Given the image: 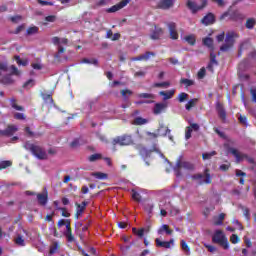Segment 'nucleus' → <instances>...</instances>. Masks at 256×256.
Masks as SVG:
<instances>
[{
    "instance_id": "obj_1",
    "label": "nucleus",
    "mask_w": 256,
    "mask_h": 256,
    "mask_svg": "<svg viewBox=\"0 0 256 256\" xmlns=\"http://www.w3.org/2000/svg\"><path fill=\"white\" fill-rule=\"evenodd\" d=\"M24 149L27 151H31L33 155L36 156L37 159L43 160L47 159V152L41 148L39 145L31 144L29 142H26L24 144Z\"/></svg>"
},
{
    "instance_id": "obj_2",
    "label": "nucleus",
    "mask_w": 256,
    "mask_h": 256,
    "mask_svg": "<svg viewBox=\"0 0 256 256\" xmlns=\"http://www.w3.org/2000/svg\"><path fill=\"white\" fill-rule=\"evenodd\" d=\"M134 143L133 136L129 134L117 136L112 140V145H119L120 147H129V145H134Z\"/></svg>"
},
{
    "instance_id": "obj_3",
    "label": "nucleus",
    "mask_w": 256,
    "mask_h": 256,
    "mask_svg": "<svg viewBox=\"0 0 256 256\" xmlns=\"http://www.w3.org/2000/svg\"><path fill=\"white\" fill-rule=\"evenodd\" d=\"M239 37V34H237L235 31H230L226 33V38L224 44L220 47V51L227 52L229 49L235 45V39Z\"/></svg>"
},
{
    "instance_id": "obj_4",
    "label": "nucleus",
    "mask_w": 256,
    "mask_h": 256,
    "mask_svg": "<svg viewBox=\"0 0 256 256\" xmlns=\"http://www.w3.org/2000/svg\"><path fill=\"white\" fill-rule=\"evenodd\" d=\"M213 243H217L223 249H229V241H227V237H225V234L221 230H216L213 237H212Z\"/></svg>"
},
{
    "instance_id": "obj_5",
    "label": "nucleus",
    "mask_w": 256,
    "mask_h": 256,
    "mask_svg": "<svg viewBox=\"0 0 256 256\" xmlns=\"http://www.w3.org/2000/svg\"><path fill=\"white\" fill-rule=\"evenodd\" d=\"M228 151L235 156L236 162L238 163H241V161H245V159H247L248 163H255V160L253 158H248L246 154L239 152V150L235 148H229Z\"/></svg>"
},
{
    "instance_id": "obj_6",
    "label": "nucleus",
    "mask_w": 256,
    "mask_h": 256,
    "mask_svg": "<svg viewBox=\"0 0 256 256\" xmlns=\"http://www.w3.org/2000/svg\"><path fill=\"white\" fill-rule=\"evenodd\" d=\"M11 69V74L3 76L0 79V82H2L4 85H11L13 84V78H11V75H16L17 77H19V75H21V71H19V69H17L15 67V65L10 66Z\"/></svg>"
},
{
    "instance_id": "obj_7",
    "label": "nucleus",
    "mask_w": 256,
    "mask_h": 256,
    "mask_svg": "<svg viewBox=\"0 0 256 256\" xmlns=\"http://www.w3.org/2000/svg\"><path fill=\"white\" fill-rule=\"evenodd\" d=\"M187 7L192 11V13H197V11H201L207 7V0H202L201 5H197L194 1L188 0Z\"/></svg>"
},
{
    "instance_id": "obj_8",
    "label": "nucleus",
    "mask_w": 256,
    "mask_h": 256,
    "mask_svg": "<svg viewBox=\"0 0 256 256\" xmlns=\"http://www.w3.org/2000/svg\"><path fill=\"white\" fill-rule=\"evenodd\" d=\"M193 179H196L199 185H203V183H206L209 185V183H211V175L209 174V170H205V175L195 174L193 176Z\"/></svg>"
},
{
    "instance_id": "obj_9",
    "label": "nucleus",
    "mask_w": 256,
    "mask_h": 256,
    "mask_svg": "<svg viewBox=\"0 0 256 256\" xmlns=\"http://www.w3.org/2000/svg\"><path fill=\"white\" fill-rule=\"evenodd\" d=\"M129 3H131V0H122L120 3L108 8L107 13H117V11H121V9L127 7Z\"/></svg>"
},
{
    "instance_id": "obj_10",
    "label": "nucleus",
    "mask_w": 256,
    "mask_h": 256,
    "mask_svg": "<svg viewBox=\"0 0 256 256\" xmlns=\"http://www.w3.org/2000/svg\"><path fill=\"white\" fill-rule=\"evenodd\" d=\"M17 131H19L17 125L10 124L6 127V129L2 130V137H13Z\"/></svg>"
},
{
    "instance_id": "obj_11",
    "label": "nucleus",
    "mask_w": 256,
    "mask_h": 256,
    "mask_svg": "<svg viewBox=\"0 0 256 256\" xmlns=\"http://www.w3.org/2000/svg\"><path fill=\"white\" fill-rule=\"evenodd\" d=\"M165 31L163 28L159 26H154V29L151 30L150 39L153 41H157V39H161L163 37Z\"/></svg>"
},
{
    "instance_id": "obj_12",
    "label": "nucleus",
    "mask_w": 256,
    "mask_h": 256,
    "mask_svg": "<svg viewBox=\"0 0 256 256\" xmlns=\"http://www.w3.org/2000/svg\"><path fill=\"white\" fill-rule=\"evenodd\" d=\"M168 31L170 35V39L177 40L179 39V33L177 32V24L174 22H170L167 24Z\"/></svg>"
},
{
    "instance_id": "obj_13",
    "label": "nucleus",
    "mask_w": 256,
    "mask_h": 256,
    "mask_svg": "<svg viewBox=\"0 0 256 256\" xmlns=\"http://www.w3.org/2000/svg\"><path fill=\"white\" fill-rule=\"evenodd\" d=\"M155 243L156 246L162 247L163 249H171L175 245V240L172 238L170 241H161V239L156 238Z\"/></svg>"
},
{
    "instance_id": "obj_14",
    "label": "nucleus",
    "mask_w": 256,
    "mask_h": 256,
    "mask_svg": "<svg viewBox=\"0 0 256 256\" xmlns=\"http://www.w3.org/2000/svg\"><path fill=\"white\" fill-rule=\"evenodd\" d=\"M176 0H160L158 3V8L167 10L173 8V5H175Z\"/></svg>"
},
{
    "instance_id": "obj_15",
    "label": "nucleus",
    "mask_w": 256,
    "mask_h": 256,
    "mask_svg": "<svg viewBox=\"0 0 256 256\" xmlns=\"http://www.w3.org/2000/svg\"><path fill=\"white\" fill-rule=\"evenodd\" d=\"M151 57H155V52H146L137 57L131 58V61H149Z\"/></svg>"
},
{
    "instance_id": "obj_16",
    "label": "nucleus",
    "mask_w": 256,
    "mask_h": 256,
    "mask_svg": "<svg viewBox=\"0 0 256 256\" xmlns=\"http://www.w3.org/2000/svg\"><path fill=\"white\" fill-rule=\"evenodd\" d=\"M168 105L166 102L156 103L153 109L154 115H161L165 109H167Z\"/></svg>"
},
{
    "instance_id": "obj_17",
    "label": "nucleus",
    "mask_w": 256,
    "mask_h": 256,
    "mask_svg": "<svg viewBox=\"0 0 256 256\" xmlns=\"http://www.w3.org/2000/svg\"><path fill=\"white\" fill-rule=\"evenodd\" d=\"M176 168L178 169V171H181V169H188V171H193V169H195V166L189 162L178 161L176 164Z\"/></svg>"
},
{
    "instance_id": "obj_18",
    "label": "nucleus",
    "mask_w": 256,
    "mask_h": 256,
    "mask_svg": "<svg viewBox=\"0 0 256 256\" xmlns=\"http://www.w3.org/2000/svg\"><path fill=\"white\" fill-rule=\"evenodd\" d=\"M65 237L67 238V241L69 243H73V241H75V237L73 236V234L71 233V222L67 221L66 224V231L64 233Z\"/></svg>"
},
{
    "instance_id": "obj_19",
    "label": "nucleus",
    "mask_w": 256,
    "mask_h": 256,
    "mask_svg": "<svg viewBox=\"0 0 256 256\" xmlns=\"http://www.w3.org/2000/svg\"><path fill=\"white\" fill-rule=\"evenodd\" d=\"M201 23L203 25H213V23H215V15H213V13H208L206 16L203 17Z\"/></svg>"
},
{
    "instance_id": "obj_20",
    "label": "nucleus",
    "mask_w": 256,
    "mask_h": 256,
    "mask_svg": "<svg viewBox=\"0 0 256 256\" xmlns=\"http://www.w3.org/2000/svg\"><path fill=\"white\" fill-rule=\"evenodd\" d=\"M216 110L218 112L220 119H222V121H225V119H227V112H225V108H223V104L218 102L216 105Z\"/></svg>"
},
{
    "instance_id": "obj_21",
    "label": "nucleus",
    "mask_w": 256,
    "mask_h": 256,
    "mask_svg": "<svg viewBox=\"0 0 256 256\" xmlns=\"http://www.w3.org/2000/svg\"><path fill=\"white\" fill-rule=\"evenodd\" d=\"M37 199H38L39 205H42V206L47 205V201H48L47 191H44L43 193L37 194Z\"/></svg>"
},
{
    "instance_id": "obj_22",
    "label": "nucleus",
    "mask_w": 256,
    "mask_h": 256,
    "mask_svg": "<svg viewBox=\"0 0 256 256\" xmlns=\"http://www.w3.org/2000/svg\"><path fill=\"white\" fill-rule=\"evenodd\" d=\"M159 95L163 97V101H167L173 98V95H175V90L160 91Z\"/></svg>"
},
{
    "instance_id": "obj_23",
    "label": "nucleus",
    "mask_w": 256,
    "mask_h": 256,
    "mask_svg": "<svg viewBox=\"0 0 256 256\" xmlns=\"http://www.w3.org/2000/svg\"><path fill=\"white\" fill-rule=\"evenodd\" d=\"M53 45H67V43H69V40L67 38H59L57 36L53 37L51 39Z\"/></svg>"
},
{
    "instance_id": "obj_24",
    "label": "nucleus",
    "mask_w": 256,
    "mask_h": 256,
    "mask_svg": "<svg viewBox=\"0 0 256 256\" xmlns=\"http://www.w3.org/2000/svg\"><path fill=\"white\" fill-rule=\"evenodd\" d=\"M77 210H76V219H79L81 215H83V211H85V208L87 207V202H82L81 204H76Z\"/></svg>"
},
{
    "instance_id": "obj_25",
    "label": "nucleus",
    "mask_w": 256,
    "mask_h": 256,
    "mask_svg": "<svg viewBox=\"0 0 256 256\" xmlns=\"http://www.w3.org/2000/svg\"><path fill=\"white\" fill-rule=\"evenodd\" d=\"M165 231L166 235H172L173 230L169 229V225L163 224L159 229H158V235H163V232Z\"/></svg>"
},
{
    "instance_id": "obj_26",
    "label": "nucleus",
    "mask_w": 256,
    "mask_h": 256,
    "mask_svg": "<svg viewBox=\"0 0 256 256\" xmlns=\"http://www.w3.org/2000/svg\"><path fill=\"white\" fill-rule=\"evenodd\" d=\"M217 59L215 56V53H213V51L210 53V63L208 64L207 69H209V71L213 72V65H217Z\"/></svg>"
},
{
    "instance_id": "obj_27",
    "label": "nucleus",
    "mask_w": 256,
    "mask_h": 256,
    "mask_svg": "<svg viewBox=\"0 0 256 256\" xmlns=\"http://www.w3.org/2000/svg\"><path fill=\"white\" fill-rule=\"evenodd\" d=\"M180 246L185 255H191V248H189V245H187V242H185V240L180 241Z\"/></svg>"
},
{
    "instance_id": "obj_28",
    "label": "nucleus",
    "mask_w": 256,
    "mask_h": 256,
    "mask_svg": "<svg viewBox=\"0 0 256 256\" xmlns=\"http://www.w3.org/2000/svg\"><path fill=\"white\" fill-rule=\"evenodd\" d=\"M225 219V214L221 213L219 216L213 217V225H223V220Z\"/></svg>"
},
{
    "instance_id": "obj_29",
    "label": "nucleus",
    "mask_w": 256,
    "mask_h": 256,
    "mask_svg": "<svg viewBox=\"0 0 256 256\" xmlns=\"http://www.w3.org/2000/svg\"><path fill=\"white\" fill-rule=\"evenodd\" d=\"M203 44L208 47V49H211V51H214L215 47L213 46V38L206 37L203 39Z\"/></svg>"
},
{
    "instance_id": "obj_30",
    "label": "nucleus",
    "mask_w": 256,
    "mask_h": 256,
    "mask_svg": "<svg viewBox=\"0 0 256 256\" xmlns=\"http://www.w3.org/2000/svg\"><path fill=\"white\" fill-rule=\"evenodd\" d=\"M198 101H199V99H197V98L189 100L187 102V104L185 105L186 110L191 111V109H193V107H195V105H197Z\"/></svg>"
},
{
    "instance_id": "obj_31",
    "label": "nucleus",
    "mask_w": 256,
    "mask_h": 256,
    "mask_svg": "<svg viewBox=\"0 0 256 256\" xmlns=\"http://www.w3.org/2000/svg\"><path fill=\"white\" fill-rule=\"evenodd\" d=\"M14 243L16 245H18L19 247H25V239H23V236H21L20 234H18L15 238H14Z\"/></svg>"
},
{
    "instance_id": "obj_32",
    "label": "nucleus",
    "mask_w": 256,
    "mask_h": 256,
    "mask_svg": "<svg viewBox=\"0 0 256 256\" xmlns=\"http://www.w3.org/2000/svg\"><path fill=\"white\" fill-rule=\"evenodd\" d=\"M10 105L12 109H15L16 111H24L23 106L17 105V100L15 98L10 99Z\"/></svg>"
},
{
    "instance_id": "obj_33",
    "label": "nucleus",
    "mask_w": 256,
    "mask_h": 256,
    "mask_svg": "<svg viewBox=\"0 0 256 256\" xmlns=\"http://www.w3.org/2000/svg\"><path fill=\"white\" fill-rule=\"evenodd\" d=\"M37 33H39V27L37 26L29 27L26 30V35H28L29 37H31L32 35H37Z\"/></svg>"
},
{
    "instance_id": "obj_34",
    "label": "nucleus",
    "mask_w": 256,
    "mask_h": 256,
    "mask_svg": "<svg viewBox=\"0 0 256 256\" xmlns=\"http://www.w3.org/2000/svg\"><path fill=\"white\" fill-rule=\"evenodd\" d=\"M149 123V120L141 117H136L133 121V125H147Z\"/></svg>"
},
{
    "instance_id": "obj_35",
    "label": "nucleus",
    "mask_w": 256,
    "mask_h": 256,
    "mask_svg": "<svg viewBox=\"0 0 256 256\" xmlns=\"http://www.w3.org/2000/svg\"><path fill=\"white\" fill-rule=\"evenodd\" d=\"M245 19V15L239 12H234V14L231 16L232 21H243Z\"/></svg>"
},
{
    "instance_id": "obj_36",
    "label": "nucleus",
    "mask_w": 256,
    "mask_h": 256,
    "mask_svg": "<svg viewBox=\"0 0 256 256\" xmlns=\"http://www.w3.org/2000/svg\"><path fill=\"white\" fill-rule=\"evenodd\" d=\"M180 83H182V85H185V87H191L192 85H195V81L189 80L187 78H182L180 80Z\"/></svg>"
},
{
    "instance_id": "obj_37",
    "label": "nucleus",
    "mask_w": 256,
    "mask_h": 256,
    "mask_svg": "<svg viewBox=\"0 0 256 256\" xmlns=\"http://www.w3.org/2000/svg\"><path fill=\"white\" fill-rule=\"evenodd\" d=\"M255 24H256L255 18H249L246 21V29H253V27H255Z\"/></svg>"
},
{
    "instance_id": "obj_38",
    "label": "nucleus",
    "mask_w": 256,
    "mask_h": 256,
    "mask_svg": "<svg viewBox=\"0 0 256 256\" xmlns=\"http://www.w3.org/2000/svg\"><path fill=\"white\" fill-rule=\"evenodd\" d=\"M215 155H217L216 151L206 152L202 154V158L206 161L207 159H211V157H215Z\"/></svg>"
},
{
    "instance_id": "obj_39",
    "label": "nucleus",
    "mask_w": 256,
    "mask_h": 256,
    "mask_svg": "<svg viewBox=\"0 0 256 256\" xmlns=\"http://www.w3.org/2000/svg\"><path fill=\"white\" fill-rule=\"evenodd\" d=\"M99 159H103V156L101 154H92L89 156L88 160L93 163L95 161H99Z\"/></svg>"
},
{
    "instance_id": "obj_40",
    "label": "nucleus",
    "mask_w": 256,
    "mask_h": 256,
    "mask_svg": "<svg viewBox=\"0 0 256 256\" xmlns=\"http://www.w3.org/2000/svg\"><path fill=\"white\" fill-rule=\"evenodd\" d=\"M189 99V94L182 92L178 95V101L179 103H183L184 101H187Z\"/></svg>"
},
{
    "instance_id": "obj_41",
    "label": "nucleus",
    "mask_w": 256,
    "mask_h": 256,
    "mask_svg": "<svg viewBox=\"0 0 256 256\" xmlns=\"http://www.w3.org/2000/svg\"><path fill=\"white\" fill-rule=\"evenodd\" d=\"M121 95L124 99H128V97H131V95H133V91L129 89H124V90H121Z\"/></svg>"
},
{
    "instance_id": "obj_42",
    "label": "nucleus",
    "mask_w": 256,
    "mask_h": 256,
    "mask_svg": "<svg viewBox=\"0 0 256 256\" xmlns=\"http://www.w3.org/2000/svg\"><path fill=\"white\" fill-rule=\"evenodd\" d=\"M92 176L95 177L96 179H107V174L103 172H94L92 173Z\"/></svg>"
},
{
    "instance_id": "obj_43",
    "label": "nucleus",
    "mask_w": 256,
    "mask_h": 256,
    "mask_svg": "<svg viewBox=\"0 0 256 256\" xmlns=\"http://www.w3.org/2000/svg\"><path fill=\"white\" fill-rule=\"evenodd\" d=\"M42 98L44 99L45 103L53 105V97H51L50 94H42Z\"/></svg>"
},
{
    "instance_id": "obj_44",
    "label": "nucleus",
    "mask_w": 256,
    "mask_h": 256,
    "mask_svg": "<svg viewBox=\"0 0 256 256\" xmlns=\"http://www.w3.org/2000/svg\"><path fill=\"white\" fill-rule=\"evenodd\" d=\"M11 165H13V162H11L9 160L2 161V162H0V170L7 169V167H11Z\"/></svg>"
},
{
    "instance_id": "obj_45",
    "label": "nucleus",
    "mask_w": 256,
    "mask_h": 256,
    "mask_svg": "<svg viewBox=\"0 0 256 256\" xmlns=\"http://www.w3.org/2000/svg\"><path fill=\"white\" fill-rule=\"evenodd\" d=\"M82 63H88L89 65H99V61L97 59H87L84 58Z\"/></svg>"
},
{
    "instance_id": "obj_46",
    "label": "nucleus",
    "mask_w": 256,
    "mask_h": 256,
    "mask_svg": "<svg viewBox=\"0 0 256 256\" xmlns=\"http://www.w3.org/2000/svg\"><path fill=\"white\" fill-rule=\"evenodd\" d=\"M185 41L189 43V45H195V35H188L185 38Z\"/></svg>"
},
{
    "instance_id": "obj_47",
    "label": "nucleus",
    "mask_w": 256,
    "mask_h": 256,
    "mask_svg": "<svg viewBox=\"0 0 256 256\" xmlns=\"http://www.w3.org/2000/svg\"><path fill=\"white\" fill-rule=\"evenodd\" d=\"M138 97L140 99H155V96L153 94H149V93L138 94Z\"/></svg>"
},
{
    "instance_id": "obj_48",
    "label": "nucleus",
    "mask_w": 256,
    "mask_h": 256,
    "mask_svg": "<svg viewBox=\"0 0 256 256\" xmlns=\"http://www.w3.org/2000/svg\"><path fill=\"white\" fill-rule=\"evenodd\" d=\"M140 155L143 158L149 157V155H151V152H149V150H147L146 148H141L140 149Z\"/></svg>"
},
{
    "instance_id": "obj_49",
    "label": "nucleus",
    "mask_w": 256,
    "mask_h": 256,
    "mask_svg": "<svg viewBox=\"0 0 256 256\" xmlns=\"http://www.w3.org/2000/svg\"><path fill=\"white\" fill-rule=\"evenodd\" d=\"M132 199H134V201H141V194H139V192L136 191H132Z\"/></svg>"
},
{
    "instance_id": "obj_50",
    "label": "nucleus",
    "mask_w": 256,
    "mask_h": 256,
    "mask_svg": "<svg viewBox=\"0 0 256 256\" xmlns=\"http://www.w3.org/2000/svg\"><path fill=\"white\" fill-rule=\"evenodd\" d=\"M212 3H215L218 7H225L227 5L225 0H212Z\"/></svg>"
},
{
    "instance_id": "obj_51",
    "label": "nucleus",
    "mask_w": 256,
    "mask_h": 256,
    "mask_svg": "<svg viewBox=\"0 0 256 256\" xmlns=\"http://www.w3.org/2000/svg\"><path fill=\"white\" fill-rule=\"evenodd\" d=\"M204 247H206V249H208V251L210 253H216L217 252V248L213 245L204 244Z\"/></svg>"
},
{
    "instance_id": "obj_52",
    "label": "nucleus",
    "mask_w": 256,
    "mask_h": 256,
    "mask_svg": "<svg viewBox=\"0 0 256 256\" xmlns=\"http://www.w3.org/2000/svg\"><path fill=\"white\" fill-rule=\"evenodd\" d=\"M14 119H18L19 121H25L26 117H25V114L23 113H15Z\"/></svg>"
},
{
    "instance_id": "obj_53",
    "label": "nucleus",
    "mask_w": 256,
    "mask_h": 256,
    "mask_svg": "<svg viewBox=\"0 0 256 256\" xmlns=\"http://www.w3.org/2000/svg\"><path fill=\"white\" fill-rule=\"evenodd\" d=\"M191 133H193V130L191 129V127H187L186 128V133H185V139L186 140H189V139H191Z\"/></svg>"
},
{
    "instance_id": "obj_54",
    "label": "nucleus",
    "mask_w": 256,
    "mask_h": 256,
    "mask_svg": "<svg viewBox=\"0 0 256 256\" xmlns=\"http://www.w3.org/2000/svg\"><path fill=\"white\" fill-rule=\"evenodd\" d=\"M205 75H206V70H205V68H201V69L198 71L197 77H198V79H203V77H205Z\"/></svg>"
},
{
    "instance_id": "obj_55",
    "label": "nucleus",
    "mask_w": 256,
    "mask_h": 256,
    "mask_svg": "<svg viewBox=\"0 0 256 256\" xmlns=\"http://www.w3.org/2000/svg\"><path fill=\"white\" fill-rule=\"evenodd\" d=\"M171 85V83L169 82H162V83H155L154 87H165V89H167V87H169Z\"/></svg>"
},
{
    "instance_id": "obj_56",
    "label": "nucleus",
    "mask_w": 256,
    "mask_h": 256,
    "mask_svg": "<svg viewBox=\"0 0 256 256\" xmlns=\"http://www.w3.org/2000/svg\"><path fill=\"white\" fill-rule=\"evenodd\" d=\"M58 47V54H55L56 59H59V55H61V53H65V48H63V46L61 45H57Z\"/></svg>"
},
{
    "instance_id": "obj_57",
    "label": "nucleus",
    "mask_w": 256,
    "mask_h": 256,
    "mask_svg": "<svg viewBox=\"0 0 256 256\" xmlns=\"http://www.w3.org/2000/svg\"><path fill=\"white\" fill-rule=\"evenodd\" d=\"M21 19H22V17L19 15L10 17V21H12V23H19V21H21Z\"/></svg>"
},
{
    "instance_id": "obj_58",
    "label": "nucleus",
    "mask_w": 256,
    "mask_h": 256,
    "mask_svg": "<svg viewBox=\"0 0 256 256\" xmlns=\"http://www.w3.org/2000/svg\"><path fill=\"white\" fill-rule=\"evenodd\" d=\"M230 241H231V243H233V244L239 243V236H237L236 234H233V235L230 237Z\"/></svg>"
},
{
    "instance_id": "obj_59",
    "label": "nucleus",
    "mask_w": 256,
    "mask_h": 256,
    "mask_svg": "<svg viewBox=\"0 0 256 256\" xmlns=\"http://www.w3.org/2000/svg\"><path fill=\"white\" fill-rule=\"evenodd\" d=\"M145 231L146 233H149V229L145 230L144 228H141L138 230L137 234L139 237H143V235H145Z\"/></svg>"
},
{
    "instance_id": "obj_60",
    "label": "nucleus",
    "mask_w": 256,
    "mask_h": 256,
    "mask_svg": "<svg viewBox=\"0 0 256 256\" xmlns=\"http://www.w3.org/2000/svg\"><path fill=\"white\" fill-rule=\"evenodd\" d=\"M62 211V217H71V214L65 208H58Z\"/></svg>"
},
{
    "instance_id": "obj_61",
    "label": "nucleus",
    "mask_w": 256,
    "mask_h": 256,
    "mask_svg": "<svg viewBox=\"0 0 256 256\" xmlns=\"http://www.w3.org/2000/svg\"><path fill=\"white\" fill-rule=\"evenodd\" d=\"M145 75H147V72L145 71H138L134 73V77H145Z\"/></svg>"
},
{
    "instance_id": "obj_62",
    "label": "nucleus",
    "mask_w": 256,
    "mask_h": 256,
    "mask_svg": "<svg viewBox=\"0 0 256 256\" xmlns=\"http://www.w3.org/2000/svg\"><path fill=\"white\" fill-rule=\"evenodd\" d=\"M250 93L252 95V101L256 103V89H251Z\"/></svg>"
},
{
    "instance_id": "obj_63",
    "label": "nucleus",
    "mask_w": 256,
    "mask_h": 256,
    "mask_svg": "<svg viewBox=\"0 0 256 256\" xmlns=\"http://www.w3.org/2000/svg\"><path fill=\"white\" fill-rule=\"evenodd\" d=\"M188 127H190V129L193 131H197L198 129H199V124H196V123H192V124H190V126H188Z\"/></svg>"
},
{
    "instance_id": "obj_64",
    "label": "nucleus",
    "mask_w": 256,
    "mask_h": 256,
    "mask_svg": "<svg viewBox=\"0 0 256 256\" xmlns=\"http://www.w3.org/2000/svg\"><path fill=\"white\" fill-rule=\"evenodd\" d=\"M67 221L69 220H64V219H61L58 221V227H63L64 225H67Z\"/></svg>"
}]
</instances>
